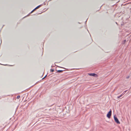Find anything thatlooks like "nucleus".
<instances>
[{
    "label": "nucleus",
    "instance_id": "f257e3e1",
    "mask_svg": "<svg viewBox=\"0 0 131 131\" xmlns=\"http://www.w3.org/2000/svg\"><path fill=\"white\" fill-rule=\"evenodd\" d=\"M114 118L115 122H116L118 124H120V122L119 121L118 119L117 118V117H116L115 115L114 116Z\"/></svg>",
    "mask_w": 131,
    "mask_h": 131
},
{
    "label": "nucleus",
    "instance_id": "f03ea898",
    "mask_svg": "<svg viewBox=\"0 0 131 131\" xmlns=\"http://www.w3.org/2000/svg\"><path fill=\"white\" fill-rule=\"evenodd\" d=\"M112 114V111L111 110H110L109 112H108L107 115V117L108 118H110Z\"/></svg>",
    "mask_w": 131,
    "mask_h": 131
},
{
    "label": "nucleus",
    "instance_id": "7ed1b4c3",
    "mask_svg": "<svg viewBox=\"0 0 131 131\" xmlns=\"http://www.w3.org/2000/svg\"><path fill=\"white\" fill-rule=\"evenodd\" d=\"M88 74L91 76L97 77V75L95 73H88Z\"/></svg>",
    "mask_w": 131,
    "mask_h": 131
},
{
    "label": "nucleus",
    "instance_id": "20e7f679",
    "mask_svg": "<svg viewBox=\"0 0 131 131\" xmlns=\"http://www.w3.org/2000/svg\"><path fill=\"white\" fill-rule=\"evenodd\" d=\"M126 91L124 92L123 93H122L119 96H118L117 97V98L119 99L120 97H121L125 93L124 92H126Z\"/></svg>",
    "mask_w": 131,
    "mask_h": 131
},
{
    "label": "nucleus",
    "instance_id": "39448f33",
    "mask_svg": "<svg viewBox=\"0 0 131 131\" xmlns=\"http://www.w3.org/2000/svg\"><path fill=\"white\" fill-rule=\"evenodd\" d=\"M40 6V5H39V6H37V7H36L35 9H37L38 8H39Z\"/></svg>",
    "mask_w": 131,
    "mask_h": 131
},
{
    "label": "nucleus",
    "instance_id": "423d86ee",
    "mask_svg": "<svg viewBox=\"0 0 131 131\" xmlns=\"http://www.w3.org/2000/svg\"><path fill=\"white\" fill-rule=\"evenodd\" d=\"M58 72H60L62 71V70H58L57 71Z\"/></svg>",
    "mask_w": 131,
    "mask_h": 131
},
{
    "label": "nucleus",
    "instance_id": "0eeeda50",
    "mask_svg": "<svg viewBox=\"0 0 131 131\" xmlns=\"http://www.w3.org/2000/svg\"><path fill=\"white\" fill-rule=\"evenodd\" d=\"M20 97V96H18L17 97V99H19Z\"/></svg>",
    "mask_w": 131,
    "mask_h": 131
},
{
    "label": "nucleus",
    "instance_id": "6e6552de",
    "mask_svg": "<svg viewBox=\"0 0 131 131\" xmlns=\"http://www.w3.org/2000/svg\"><path fill=\"white\" fill-rule=\"evenodd\" d=\"M51 72H52L54 71V70L53 69H51Z\"/></svg>",
    "mask_w": 131,
    "mask_h": 131
},
{
    "label": "nucleus",
    "instance_id": "1a4fd4ad",
    "mask_svg": "<svg viewBox=\"0 0 131 131\" xmlns=\"http://www.w3.org/2000/svg\"><path fill=\"white\" fill-rule=\"evenodd\" d=\"M126 41V40H124V42H125Z\"/></svg>",
    "mask_w": 131,
    "mask_h": 131
}]
</instances>
